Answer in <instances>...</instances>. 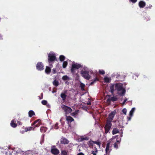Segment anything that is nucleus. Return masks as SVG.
I'll return each instance as SVG.
<instances>
[{
  "label": "nucleus",
  "instance_id": "25",
  "mask_svg": "<svg viewBox=\"0 0 155 155\" xmlns=\"http://www.w3.org/2000/svg\"><path fill=\"white\" fill-rule=\"evenodd\" d=\"M119 132V130L117 128H114L112 130V134L114 135L118 133Z\"/></svg>",
  "mask_w": 155,
  "mask_h": 155
},
{
  "label": "nucleus",
  "instance_id": "23",
  "mask_svg": "<svg viewBox=\"0 0 155 155\" xmlns=\"http://www.w3.org/2000/svg\"><path fill=\"white\" fill-rule=\"evenodd\" d=\"M66 120L68 122H71L74 120V119L71 116L67 117Z\"/></svg>",
  "mask_w": 155,
  "mask_h": 155
},
{
  "label": "nucleus",
  "instance_id": "45",
  "mask_svg": "<svg viewBox=\"0 0 155 155\" xmlns=\"http://www.w3.org/2000/svg\"><path fill=\"white\" fill-rule=\"evenodd\" d=\"M127 98L125 99L124 100L122 104H123V105H124L125 104V102H126V101H127Z\"/></svg>",
  "mask_w": 155,
  "mask_h": 155
},
{
  "label": "nucleus",
  "instance_id": "11",
  "mask_svg": "<svg viewBox=\"0 0 155 155\" xmlns=\"http://www.w3.org/2000/svg\"><path fill=\"white\" fill-rule=\"evenodd\" d=\"M67 90H64L63 91V92L61 93L60 96L62 98V100L63 101H64L65 100L67 95L66 94L67 93Z\"/></svg>",
  "mask_w": 155,
  "mask_h": 155
},
{
  "label": "nucleus",
  "instance_id": "48",
  "mask_svg": "<svg viewBox=\"0 0 155 155\" xmlns=\"http://www.w3.org/2000/svg\"><path fill=\"white\" fill-rule=\"evenodd\" d=\"M77 155H84V154L82 153H80L78 154Z\"/></svg>",
  "mask_w": 155,
  "mask_h": 155
},
{
  "label": "nucleus",
  "instance_id": "10",
  "mask_svg": "<svg viewBox=\"0 0 155 155\" xmlns=\"http://www.w3.org/2000/svg\"><path fill=\"white\" fill-rule=\"evenodd\" d=\"M110 91L113 94L115 90V84H110Z\"/></svg>",
  "mask_w": 155,
  "mask_h": 155
},
{
  "label": "nucleus",
  "instance_id": "28",
  "mask_svg": "<svg viewBox=\"0 0 155 155\" xmlns=\"http://www.w3.org/2000/svg\"><path fill=\"white\" fill-rule=\"evenodd\" d=\"M68 64V62L66 61H64L62 64V67L64 68H65Z\"/></svg>",
  "mask_w": 155,
  "mask_h": 155
},
{
  "label": "nucleus",
  "instance_id": "19",
  "mask_svg": "<svg viewBox=\"0 0 155 155\" xmlns=\"http://www.w3.org/2000/svg\"><path fill=\"white\" fill-rule=\"evenodd\" d=\"M35 115V113L33 110H30L28 111V115L29 117H31Z\"/></svg>",
  "mask_w": 155,
  "mask_h": 155
},
{
  "label": "nucleus",
  "instance_id": "24",
  "mask_svg": "<svg viewBox=\"0 0 155 155\" xmlns=\"http://www.w3.org/2000/svg\"><path fill=\"white\" fill-rule=\"evenodd\" d=\"M53 84L55 87H57L59 85V82L57 80H55L53 82Z\"/></svg>",
  "mask_w": 155,
  "mask_h": 155
},
{
  "label": "nucleus",
  "instance_id": "15",
  "mask_svg": "<svg viewBox=\"0 0 155 155\" xmlns=\"http://www.w3.org/2000/svg\"><path fill=\"white\" fill-rule=\"evenodd\" d=\"M69 141L65 138H62L61 140V143L62 144H67L69 143Z\"/></svg>",
  "mask_w": 155,
  "mask_h": 155
},
{
  "label": "nucleus",
  "instance_id": "33",
  "mask_svg": "<svg viewBox=\"0 0 155 155\" xmlns=\"http://www.w3.org/2000/svg\"><path fill=\"white\" fill-rule=\"evenodd\" d=\"M99 72L100 73V74H102V75H104L105 74V71L104 70H102V69H99Z\"/></svg>",
  "mask_w": 155,
  "mask_h": 155
},
{
  "label": "nucleus",
  "instance_id": "34",
  "mask_svg": "<svg viewBox=\"0 0 155 155\" xmlns=\"http://www.w3.org/2000/svg\"><path fill=\"white\" fill-rule=\"evenodd\" d=\"M78 112V110H76L74 112H73L71 114V115L75 117L76 116V115L77 114Z\"/></svg>",
  "mask_w": 155,
  "mask_h": 155
},
{
  "label": "nucleus",
  "instance_id": "5",
  "mask_svg": "<svg viewBox=\"0 0 155 155\" xmlns=\"http://www.w3.org/2000/svg\"><path fill=\"white\" fill-rule=\"evenodd\" d=\"M61 108L65 112L66 114L70 113L72 110V109L69 107L66 106L64 105L61 106Z\"/></svg>",
  "mask_w": 155,
  "mask_h": 155
},
{
  "label": "nucleus",
  "instance_id": "13",
  "mask_svg": "<svg viewBox=\"0 0 155 155\" xmlns=\"http://www.w3.org/2000/svg\"><path fill=\"white\" fill-rule=\"evenodd\" d=\"M146 3L145 2L141 1L139 2L138 5L140 8H143L146 5Z\"/></svg>",
  "mask_w": 155,
  "mask_h": 155
},
{
  "label": "nucleus",
  "instance_id": "31",
  "mask_svg": "<svg viewBox=\"0 0 155 155\" xmlns=\"http://www.w3.org/2000/svg\"><path fill=\"white\" fill-rule=\"evenodd\" d=\"M80 87H81V89L82 91L84 90V87L85 86V85L83 83L81 82L80 84Z\"/></svg>",
  "mask_w": 155,
  "mask_h": 155
},
{
  "label": "nucleus",
  "instance_id": "44",
  "mask_svg": "<svg viewBox=\"0 0 155 155\" xmlns=\"http://www.w3.org/2000/svg\"><path fill=\"white\" fill-rule=\"evenodd\" d=\"M137 0H129L130 2H132V3H134L137 2Z\"/></svg>",
  "mask_w": 155,
  "mask_h": 155
},
{
  "label": "nucleus",
  "instance_id": "54",
  "mask_svg": "<svg viewBox=\"0 0 155 155\" xmlns=\"http://www.w3.org/2000/svg\"><path fill=\"white\" fill-rule=\"evenodd\" d=\"M49 106V104H48V105H47V106Z\"/></svg>",
  "mask_w": 155,
  "mask_h": 155
},
{
  "label": "nucleus",
  "instance_id": "35",
  "mask_svg": "<svg viewBox=\"0 0 155 155\" xmlns=\"http://www.w3.org/2000/svg\"><path fill=\"white\" fill-rule=\"evenodd\" d=\"M122 132H121V133L120 134V139L119 140H117V142L118 143H120L121 140V137H123V132L122 131V130H121Z\"/></svg>",
  "mask_w": 155,
  "mask_h": 155
},
{
  "label": "nucleus",
  "instance_id": "3",
  "mask_svg": "<svg viewBox=\"0 0 155 155\" xmlns=\"http://www.w3.org/2000/svg\"><path fill=\"white\" fill-rule=\"evenodd\" d=\"M115 90L118 94L121 96H124L126 93L125 88L123 87V84L121 83L115 84Z\"/></svg>",
  "mask_w": 155,
  "mask_h": 155
},
{
  "label": "nucleus",
  "instance_id": "52",
  "mask_svg": "<svg viewBox=\"0 0 155 155\" xmlns=\"http://www.w3.org/2000/svg\"><path fill=\"white\" fill-rule=\"evenodd\" d=\"M116 137H117V136H116V137H113L112 138V139H114V138H115Z\"/></svg>",
  "mask_w": 155,
  "mask_h": 155
},
{
  "label": "nucleus",
  "instance_id": "1",
  "mask_svg": "<svg viewBox=\"0 0 155 155\" xmlns=\"http://www.w3.org/2000/svg\"><path fill=\"white\" fill-rule=\"evenodd\" d=\"M116 114V111L115 110L112 112L109 115V117L107 118L106 125L104 127L105 130V133H108L110 130L112 124L111 122L113 119L114 116Z\"/></svg>",
  "mask_w": 155,
  "mask_h": 155
},
{
  "label": "nucleus",
  "instance_id": "51",
  "mask_svg": "<svg viewBox=\"0 0 155 155\" xmlns=\"http://www.w3.org/2000/svg\"><path fill=\"white\" fill-rule=\"evenodd\" d=\"M56 92V91L53 90V91H52V93H55Z\"/></svg>",
  "mask_w": 155,
  "mask_h": 155
},
{
  "label": "nucleus",
  "instance_id": "37",
  "mask_svg": "<svg viewBox=\"0 0 155 155\" xmlns=\"http://www.w3.org/2000/svg\"><path fill=\"white\" fill-rule=\"evenodd\" d=\"M41 103L44 105H46L47 104V101L46 100H43L42 101Z\"/></svg>",
  "mask_w": 155,
  "mask_h": 155
},
{
  "label": "nucleus",
  "instance_id": "41",
  "mask_svg": "<svg viewBox=\"0 0 155 155\" xmlns=\"http://www.w3.org/2000/svg\"><path fill=\"white\" fill-rule=\"evenodd\" d=\"M152 5H148L146 8V9H148V8H150V9H151L152 7Z\"/></svg>",
  "mask_w": 155,
  "mask_h": 155
},
{
  "label": "nucleus",
  "instance_id": "22",
  "mask_svg": "<svg viewBox=\"0 0 155 155\" xmlns=\"http://www.w3.org/2000/svg\"><path fill=\"white\" fill-rule=\"evenodd\" d=\"M135 110V107H133L131 109V110L130 111L129 113V115L130 117H132L133 116V114Z\"/></svg>",
  "mask_w": 155,
  "mask_h": 155
},
{
  "label": "nucleus",
  "instance_id": "46",
  "mask_svg": "<svg viewBox=\"0 0 155 155\" xmlns=\"http://www.w3.org/2000/svg\"><path fill=\"white\" fill-rule=\"evenodd\" d=\"M52 71L54 74H55L56 72V70L54 68L53 69Z\"/></svg>",
  "mask_w": 155,
  "mask_h": 155
},
{
  "label": "nucleus",
  "instance_id": "7",
  "mask_svg": "<svg viewBox=\"0 0 155 155\" xmlns=\"http://www.w3.org/2000/svg\"><path fill=\"white\" fill-rule=\"evenodd\" d=\"M71 72L72 74L74 76H76L78 77H79V75L78 74V71L77 69L75 68H73L71 67Z\"/></svg>",
  "mask_w": 155,
  "mask_h": 155
},
{
  "label": "nucleus",
  "instance_id": "9",
  "mask_svg": "<svg viewBox=\"0 0 155 155\" xmlns=\"http://www.w3.org/2000/svg\"><path fill=\"white\" fill-rule=\"evenodd\" d=\"M51 152L54 154L57 155L59 153V151L55 147H54L51 149Z\"/></svg>",
  "mask_w": 155,
  "mask_h": 155
},
{
  "label": "nucleus",
  "instance_id": "21",
  "mask_svg": "<svg viewBox=\"0 0 155 155\" xmlns=\"http://www.w3.org/2000/svg\"><path fill=\"white\" fill-rule=\"evenodd\" d=\"M15 120H12L11 122V126L15 128V127L17 125V124L15 123Z\"/></svg>",
  "mask_w": 155,
  "mask_h": 155
},
{
  "label": "nucleus",
  "instance_id": "30",
  "mask_svg": "<svg viewBox=\"0 0 155 155\" xmlns=\"http://www.w3.org/2000/svg\"><path fill=\"white\" fill-rule=\"evenodd\" d=\"M51 71V69L49 67L47 66L45 69V71L46 73L48 74Z\"/></svg>",
  "mask_w": 155,
  "mask_h": 155
},
{
  "label": "nucleus",
  "instance_id": "6",
  "mask_svg": "<svg viewBox=\"0 0 155 155\" xmlns=\"http://www.w3.org/2000/svg\"><path fill=\"white\" fill-rule=\"evenodd\" d=\"M83 65L81 64L75 62H73L71 65V67L77 70L81 68H83Z\"/></svg>",
  "mask_w": 155,
  "mask_h": 155
},
{
  "label": "nucleus",
  "instance_id": "14",
  "mask_svg": "<svg viewBox=\"0 0 155 155\" xmlns=\"http://www.w3.org/2000/svg\"><path fill=\"white\" fill-rule=\"evenodd\" d=\"M79 139L81 141H82L84 140H89V137L85 135L81 136Z\"/></svg>",
  "mask_w": 155,
  "mask_h": 155
},
{
  "label": "nucleus",
  "instance_id": "27",
  "mask_svg": "<svg viewBox=\"0 0 155 155\" xmlns=\"http://www.w3.org/2000/svg\"><path fill=\"white\" fill-rule=\"evenodd\" d=\"M65 57L63 55H61L59 56V60L61 61H63L65 59Z\"/></svg>",
  "mask_w": 155,
  "mask_h": 155
},
{
  "label": "nucleus",
  "instance_id": "36",
  "mask_svg": "<svg viewBox=\"0 0 155 155\" xmlns=\"http://www.w3.org/2000/svg\"><path fill=\"white\" fill-rule=\"evenodd\" d=\"M98 150L97 148L95 149V151H93L91 153L93 154V155H96L97 153Z\"/></svg>",
  "mask_w": 155,
  "mask_h": 155
},
{
  "label": "nucleus",
  "instance_id": "40",
  "mask_svg": "<svg viewBox=\"0 0 155 155\" xmlns=\"http://www.w3.org/2000/svg\"><path fill=\"white\" fill-rule=\"evenodd\" d=\"M123 113L125 114H126L127 109L126 108H124L122 110Z\"/></svg>",
  "mask_w": 155,
  "mask_h": 155
},
{
  "label": "nucleus",
  "instance_id": "39",
  "mask_svg": "<svg viewBox=\"0 0 155 155\" xmlns=\"http://www.w3.org/2000/svg\"><path fill=\"white\" fill-rule=\"evenodd\" d=\"M54 128L55 129H57L58 128V123H56L55 124L54 126Z\"/></svg>",
  "mask_w": 155,
  "mask_h": 155
},
{
  "label": "nucleus",
  "instance_id": "42",
  "mask_svg": "<svg viewBox=\"0 0 155 155\" xmlns=\"http://www.w3.org/2000/svg\"><path fill=\"white\" fill-rule=\"evenodd\" d=\"M98 80V79L97 78H95L94 80L93 81H92V82H91V85H92L93 84L95 81H97Z\"/></svg>",
  "mask_w": 155,
  "mask_h": 155
},
{
  "label": "nucleus",
  "instance_id": "18",
  "mask_svg": "<svg viewBox=\"0 0 155 155\" xmlns=\"http://www.w3.org/2000/svg\"><path fill=\"white\" fill-rule=\"evenodd\" d=\"M34 124L35 125V127H39L41 125L40 122V120L38 119L35 121L34 123Z\"/></svg>",
  "mask_w": 155,
  "mask_h": 155
},
{
  "label": "nucleus",
  "instance_id": "12",
  "mask_svg": "<svg viewBox=\"0 0 155 155\" xmlns=\"http://www.w3.org/2000/svg\"><path fill=\"white\" fill-rule=\"evenodd\" d=\"M111 148L110 146V143L109 142L107 143L106 147L105 149L106 153H109L111 150Z\"/></svg>",
  "mask_w": 155,
  "mask_h": 155
},
{
  "label": "nucleus",
  "instance_id": "32",
  "mask_svg": "<svg viewBox=\"0 0 155 155\" xmlns=\"http://www.w3.org/2000/svg\"><path fill=\"white\" fill-rule=\"evenodd\" d=\"M34 130V128H33V127H29L25 128V131L27 132L28 131L31 130Z\"/></svg>",
  "mask_w": 155,
  "mask_h": 155
},
{
  "label": "nucleus",
  "instance_id": "47",
  "mask_svg": "<svg viewBox=\"0 0 155 155\" xmlns=\"http://www.w3.org/2000/svg\"><path fill=\"white\" fill-rule=\"evenodd\" d=\"M132 117H130H130H127V118L128 120L129 121H130L131 120Z\"/></svg>",
  "mask_w": 155,
  "mask_h": 155
},
{
  "label": "nucleus",
  "instance_id": "4",
  "mask_svg": "<svg viewBox=\"0 0 155 155\" xmlns=\"http://www.w3.org/2000/svg\"><path fill=\"white\" fill-rule=\"evenodd\" d=\"M56 55L53 52H50L48 54V61L49 63L54 61L56 59Z\"/></svg>",
  "mask_w": 155,
  "mask_h": 155
},
{
  "label": "nucleus",
  "instance_id": "17",
  "mask_svg": "<svg viewBox=\"0 0 155 155\" xmlns=\"http://www.w3.org/2000/svg\"><path fill=\"white\" fill-rule=\"evenodd\" d=\"M89 144L93 146V143L96 144L99 147H100V143L99 142L97 141H91L89 142Z\"/></svg>",
  "mask_w": 155,
  "mask_h": 155
},
{
  "label": "nucleus",
  "instance_id": "2",
  "mask_svg": "<svg viewBox=\"0 0 155 155\" xmlns=\"http://www.w3.org/2000/svg\"><path fill=\"white\" fill-rule=\"evenodd\" d=\"M92 72V70L89 69L87 66H84L83 69L80 71V74L82 77L86 80H89L91 78V76L90 73Z\"/></svg>",
  "mask_w": 155,
  "mask_h": 155
},
{
  "label": "nucleus",
  "instance_id": "29",
  "mask_svg": "<svg viewBox=\"0 0 155 155\" xmlns=\"http://www.w3.org/2000/svg\"><path fill=\"white\" fill-rule=\"evenodd\" d=\"M47 128L45 127H41L40 128V131L41 132H46Z\"/></svg>",
  "mask_w": 155,
  "mask_h": 155
},
{
  "label": "nucleus",
  "instance_id": "53",
  "mask_svg": "<svg viewBox=\"0 0 155 155\" xmlns=\"http://www.w3.org/2000/svg\"><path fill=\"white\" fill-rule=\"evenodd\" d=\"M29 152V151H26V152H25V153H25V154H26L27 153V152Z\"/></svg>",
  "mask_w": 155,
  "mask_h": 155
},
{
  "label": "nucleus",
  "instance_id": "26",
  "mask_svg": "<svg viewBox=\"0 0 155 155\" xmlns=\"http://www.w3.org/2000/svg\"><path fill=\"white\" fill-rule=\"evenodd\" d=\"M62 79L64 81L68 80H71V78L67 75H64L62 77Z\"/></svg>",
  "mask_w": 155,
  "mask_h": 155
},
{
  "label": "nucleus",
  "instance_id": "50",
  "mask_svg": "<svg viewBox=\"0 0 155 155\" xmlns=\"http://www.w3.org/2000/svg\"><path fill=\"white\" fill-rule=\"evenodd\" d=\"M87 104L88 105H90L91 104V102H89L87 103Z\"/></svg>",
  "mask_w": 155,
  "mask_h": 155
},
{
  "label": "nucleus",
  "instance_id": "20",
  "mask_svg": "<svg viewBox=\"0 0 155 155\" xmlns=\"http://www.w3.org/2000/svg\"><path fill=\"white\" fill-rule=\"evenodd\" d=\"M111 80V78L110 77H105L104 78V82L109 83Z\"/></svg>",
  "mask_w": 155,
  "mask_h": 155
},
{
  "label": "nucleus",
  "instance_id": "16",
  "mask_svg": "<svg viewBox=\"0 0 155 155\" xmlns=\"http://www.w3.org/2000/svg\"><path fill=\"white\" fill-rule=\"evenodd\" d=\"M117 100V99L116 97H113L108 98L107 100V102H110L111 101H116Z\"/></svg>",
  "mask_w": 155,
  "mask_h": 155
},
{
  "label": "nucleus",
  "instance_id": "49",
  "mask_svg": "<svg viewBox=\"0 0 155 155\" xmlns=\"http://www.w3.org/2000/svg\"><path fill=\"white\" fill-rule=\"evenodd\" d=\"M18 123L20 125H21L22 124V123H21V122L19 121H18Z\"/></svg>",
  "mask_w": 155,
  "mask_h": 155
},
{
  "label": "nucleus",
  "instance_id": "43",
  "mask_svg": "<svg viewBox=\"0 0 155 155\" xmlns=\"http://www.w3.org/2000/svg\"><path fill=\"white\" fill-rule=\"evenodd\" d=\"M114 147L116 149H117L118 148V144L117 143H115L114 144Z\"/></svg>",
  "mask_w": 155,
  "mask_h": 155
},
{
  "label": "nucleus",
  "instance_id": "38",
  "mask_svg": "<svg viewBox=\"0 0 155 155\" xmlns=\"http://www.w3.org/2000/svg\"><path fill=\"white\" fill-rule=\"evenodd\" d=\"M61 155H67V152L64 150L62 151L61 152Z\"/></svg>",
  "mask_w": 155,
  "mask_h": 155
},
{
  "label": "nucleus",
  "instance_id": "8",
  "mask_svg": "<svg viewBox=\"0 0 155 155\" xmlns=\"http://www.w3.org/2000/svg\"><path fill=\"white\" fill-rule=\"evenodd\" d=\"M36 68L39 71H41L44 69V66L43 64L41 62H38L36 64Z\"/></svg>",
  "mask_w": 155,
  "mask_h": 155
}]
</instances>
